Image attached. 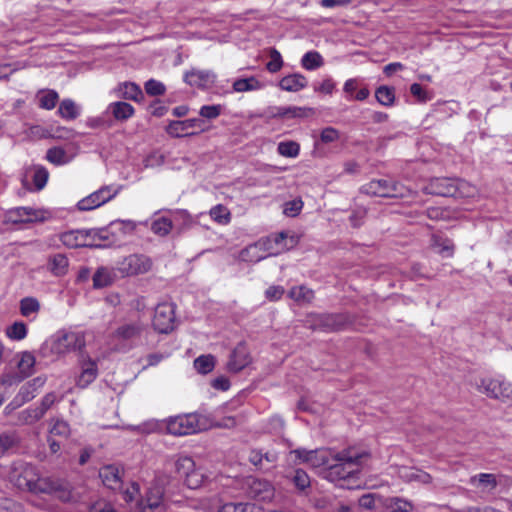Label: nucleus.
<instances>
[{
  "mask_svg": "<svg viewBox=\"0 0 512 512\" xmlns=\"http://www.w3.org/2000/svg\"><path fill=\"white\" fill-rule=\"evenodd\" d=\"M432 245L434 247L439 248V253L444 257H450L454 252V244L452 240L448 238H443L441 236L433 235L432 236Z\"/></svg>",
  "mask_w": 512,
  "mask_h": 512,
  "instance_id": "obj_44",
  "label": "nucleus"
},
{
  "mask_svg": "<svg viewBox=\"0 0 512 512\" xmlns=\"http://www.w3.org/2000/svg\"><path fill=\"white\" fill-rule=\"evenodd\" d=\"M11 482L20 490L35 494H50L63 502L72 499L71 485L63 480L50 477H40L36 469L28 464L15 466L10 474Z\"/></svg>",
  "mask_w": 512,
  "mask_h": 512,
  "instance_id": "obj_1",
  "label": "nucleus"
},
{
  "mask_svg": "<svg viewBox=\"0 0 512 512\" xmlns=\"http://www.w3.org/2000/svg\"><path fill=\"white\" fill-rule=\"evenodd\" d=\"M340 137V133L337 129L333 127H326L321 131L320 141L322 143L328 144L337 141Z\"/></svg>",
  "mask_w": 512,
  "mask_h": 512,
  "instance_id": "obj_54",
  "label": "nucleus"
},
{
  "mask_svg": "<svg viewBox=\"0 0 512 512\" xmlns=\"http://www.w3.org/2000/svg\"><path fill=\"white\" fill-rule=\"evenodd\" d=\"M89 230H71L60 235V240L68 248L91 247L96 244L89 240Z\"/></svg>",
  "mask_w": 512,
  "mask_h": 512,
  "instance_id": "obj_21",
  "label": "nucleus"
},
{
  "mask_svg": "<svg viewBox=\"0 0 512 512\" xmlns=\"http://www.w3.org/2000/svg\"><path fill=\"white\" fill-rule=\"evenodd\" d=\"M8 218L13 223H25L39 218L38 211L30 207H17L8 213Z\"/></svg>",
  "mask_w": 512,
  "mask_h": 512,
  "instance_id": "obj_26",
  "label": "nucleus"
},
{
  "mask_svg": "<svg viewBox=\"0 0 512 512\" xmlns=\"http://www.w3.org/2000/svg\"><path fill=\"white\" fill-rule=\"evenodd\" d=\"M215 358L212 355H201L194 360V368L198 373L207 374L213 370Z\"/></svg>",
  "mask_w": 512,
  "mask_h": 512,
  "instance_id": "obj_45",
  "label": "nucleus"
},
{
  "mask_svg": "<svg viewBox=\"0 0 512 512\" xmlns=\"http://www.w3.org/2000/svg\"><path fill=\"white\" fill-rule=\"evenodd\" d=\"M480 389L487 396L495 399L512 398V384L500 379H484Z\"/></svg>",
  "mask_w": 512,
  "mask_h": 512,
  "instance_id": "obj_16",
  "label": "nucleus"
},
{
  "mask_svg": "<svg viewBox=\"0 0 512 512\" xmlns=\"http://www.w3.org/2000/svg\"><path fill=\"white\" fill-rule=\"evenodd\" d=\"M204 121L200 118L171 121L167 126V133L173 137H185L197 132L205 131Z\"/></svg>",
  "mask_w": 512,
  "mask_h": 512,
  "instance_id": "obj_14",
  "label": "nucleus"
},
{
  "mask_svg": "<svg viewBox=\"0 0 512 512\" xmlns=\"http://www.w3.org/2000/svg\"><path fill=\"white\" fill-rule=\"evenodd\" d=\"M57 112L60 117L67 120H73L79 116V109L75 102L71 99H64L60 103Z\"/></svg>",
  "mask_w": 512,
  "mask_h": 512,
  "instance_id": "obj_38",
  "label": "nucleus"
},
{
  "mask_svg": "<svg viewBox=\"0 0 512 512\" xmlns=\"http://www.w3.org/2000/svg\"><path fill=\"white\" fill-rule=\"evenodd\" d=\"M402 186L392 180L378 179L371 180L363 185L360 191L366 195L382 198H394L402 195Z\"/></svg>",
  "mask_w": 512,
  "mask_h": 512,
  "instance_id": "obj_6",
  "label": "nucleus"
},
{
  "mask_svg": "<svg viewBox=\"0 0 512 512\" xmlns=\"http://www.w3.org/2000/svg\"><path fill=\"white\" fill-rule=\"evenodd\" d=\"M119 192L117 187L112 185L103 186L97 191L84 197L77 203V208L80 211L94 210L108 201L112 200Z\"/></svg>",
  "mask_w": 512,
  "mask_h": 512,
  "instance_id": "obj_9",
  "label": "nucleus"
},
{
  "mask_svg": "<svg viewBox=\"0 0 512 512\" xmlns=\"http://www.w3.org/2000/svg\"><path fill=\"white\" fill-rule=\"evenodd\" d=\"M209 214L210 217L220 225H227L231 221V214L229 210L221 204L211 208Z\"/></svg>",
  "mask_w": 512,
  "mask_h": 512,
  "instance_id": "obj_46",
  "label": "nucleus"
},
{
  "mask_svg": "<svg viewBox=\"0 0 512 512\" xmlns=\"http://www.w3.org/2000/svg\"><path fill=\"white\" fill-rule=\"evenodd\" d=\"M290 454H294L299 463H306L311 467H325L329 463L332 451L327 449H295L290 451Z\"/></svg>",
  "mask_w": 512,
  "mask_h": 512,
  "instance_id": "obj_15",
  "label": "nucleus"
},
{
  "mask_svg": "<svg viewBox=\"0 0 512 512\" xmlns=\"http://www.w3.org/2000/svg\"><path fill=\"white\" fill-rule=\"evenodd\" d=\"M152 262L149 257L141 254H132L118 263V270L126 276L143 274L151 269Z\"/></svg>",
  "mask_w": 512,
  "mask_h": 512,
  "instance_id": "obj_13",
  "label": "nucleus"
},
{
  "mask_svg": "<svg viewBox=\"0 0 512 512\" xmlns=\"http://www.w3.org/2000/svg\"><path fill=\"white\" fill-rule=\"evenodd\" d=\"M85 333L82 331H66L59 333L53 344L52 351L58 355L66 354L72 351H79L85 348ZM83 353H81L82 355Z\"/></svg>",
  "mask_w": 512,
  "mask_h": 512,
  "instance_id": "obj_4",
  "label": "nucleus"
},
{
  "mask_svg": "<svg viewBox=\"0 0 512 512\" xmlns=\"http://www.w3.org/2000/svg\"><path fill=\"white\" fill-rule=\"evenodd\" d=\"M334 89H335V83L332 80V78H326L320 84L314 85V91L320 92L323 94H332Z\"/></svg>",
  "mask_w": 512,
  "mask_h": 512,
  "instance_id": "obj_61",
  "label": "nucleus"
},
{
  "mask_svg": "<svg viewBox=\"0 0 512 512\" xmlns=\"http://www.w3.org/2000/svg\"><path fill=\"white\" fill-rule=\"evenodd\" d=\"M35 357L30 352H22L18 362V368L23 377H28L33 373Z\"/></svg>",
  "mask_w": 512,
  "mask_h": 512,
  "instance_id": "obj_41",
  "label": "nucleus"
},
{
  "mask_svg": "<svg viewBox=\"0 0 512 512\" xmlns=\"http://www.w3.org/2000/svg\"><path fill=\"white\" fill-rule=\"evenodd\" d=\"M253 505L248 503H225L218 512H253Z\"/></svg>",
  "mask_w": 512,
  "mask_h": 512,
  "instance_id": "obj_51",
  "label": "nucleus"
},
{
  "mask_svg": "<svg viewBox=\"0 0 512 512\" xmlns=\"http://www.w3.org/2000/svg\"><path fill=\"white\" fill-rule=\"evenodd\" d=\"M17 443V438L14 434L3 433L0 435V458L4 456L11 448Z\"/></svg>",
  "mask_w": 512,
  "mask_h": 512,
  "instance_id": "obj_50",
  "label": "nucleus"
},
{
  "mask_svg": "<svg viewBox=\"0 0 512 512\" xmlns=\"http://www.w3.org/2000/svg\"><path fill=\"white\" fill-rule=\"evenodd\" d=\"M99 477L109 489L118 490L122 486V472L116 465L102 467L99 471Z\"/></svg>",
  "mask_w": 512,
  "mask_h": 512,
  "instance_id": "obj_23",
  "label": "nucleus"
},
{
  "mask_svg": "<svg viewBox=\"0 0 512 512\" xmlns=\"http://www.w3.org/2000/svg\"><path fill=\"white\" fill-rule=\"evenodd\" d=\"M243 488L249 498L258 501H270L274 496V488L270 482L253 476L245 479Z\"/></svg>",
  "mask_w": 512,
  "mask_h": 512,
  "instance_id": "obj_11",
  "label": "nucleus"
},
{
  "mask_svg": "<svg viewBox=\"0 0 512 512\" xmlns=\"http://www.w3.org/2000/svg\"><path fill=\"white\" fill-rule=\"evenodd\" d=\"M315 114V109L311 107H290V118L301 117L308 118Z\"/></svg>",
  "mask_w": 512,
  "mask_h": 512,
  "instance_id": "obj_59",
  "label": "nucleus"
},
{
  "mask_svg": "<svg viewBox=\"0 0 512 512\" xmlns=\"http://www.w3.org/2000/svg\"><path fill=\"white\" fill-rule=\"evenodd\" d=\"M173 228V223L171 219L167 217H159L153 220L151 223V231L159 236H166L168 235Z\"/></svg>",
  "mask_w": 512,
  "mask_h": 512,
  "instance_id": "obj_40",
  "label": "nucleus"
},
{
  "mask_svg": "<svg viewBox=\"0 0 512 512\" xmlns=\"http://www.w3.org/2000/svg\"><path fill=\"white\" fill-rule=\"evenodd\" d=\"M204 428L200 415L195 413L177 415L166 420L168 433L175 436L195 434Z\"/></svg>",
  "mask_w": 512,
  "mask_h": 512,
  "instance_id": "obj_3",
  "label": "nucleus"
},
{
  "mask_svg": "<svg viewBox=\"0 0 512 512\" xmlns=\"http://www.w3.org/2000/svg\"><path fill=\"white\" fill-rule=\"evenodd\" d=\"M376 100L383 106H393L395 103V88L386 85L379 86L375 91Z\"/></svg>",
  "mask_w": 512,
  "mask_h": 512,
  "instance_id": "obj_35",
  "label": "nucleus"
},
{
  "mask_svg": "<svg viewBox=\"0 0 512 512\" xmlns=\"http://www.w3.org/2000/svg\"><path fill=\"white\" fill-rule=\"evenodd\" d=\"M251 362L249 351L244 343H239L231 352L227 362V370L237 373L247 367Z\"/></svg>",
  "mask_w": 512,
  "mask_h": 512,
  "instance_id": "obj_19",
  "label": "nucleus"
},
{
  "mask_svg": "<svg viewBox=\"0 0 512 512\" xmlns=\"http://www.w3.org/2000/svg\"><path fill=\"white\" fill-rule=\"evenodd\" d=\"M297 409L303 412L317 413L318 405L308 397H302L297 403Z\"/></svg>",
  "mask_w": 512,
  "mask_h": 512,
  "instance_id": "obj_57",
  "label": "nucleus"
},
{
  "mask_svg": "<svg viewBox=\"0 0 512 512\" xmlns=\"http://www.w3.org/2000/svg\"><path fill=\"white\" fill-rule=\"evenodd\" d=\"M175 308L172 303L164 302L156 306L153 327L159 333H169L174 328Z\"/></svg>",
  "mask_w": 512,
  "mask_h": 512,
  "instance_id": "obj_12",
  "label": "nucleus"
},
{
  "mask_svg": "<svg viewBox=\"0 0 512 512\" xmlns=\"http://www.w3.org/2000/svg\"><path fill=\"white\" fill-rule=\"evenodd\" d=\"M90 512H116L110 503L99 501L91 505Z\"/></svg>",
  "mask_w": 512,
  "mask_h": 512,
  "instance_id": "obj_64",
  "label": "nucleus"
},
{
  "mask_svg": "<svg viewBox=\"0 0 512 512\" xmlns=\"http://www.w3.org/2000/svg\"><path fill=\"white\" fill-rule=\"evenodd\" d=\"M287 237V232L281 231L279 233L270 234L267 237L261 238V241L265 242L263 249L267 253L268 257L275 256L285 251Z\"/></svg>",
  "mask_w": 512,
  "mask_h": 512,
  "instance_id": "obj_22",
  "label": "nucleus"
},
{
  "mask_svg": "<svg viewBox=\"0 0 512 512\" xmlns=\"http://www.w3.org/2000/svg\"><path fill=\"white\" fill-rule=\"evenodd\" d=\"M221 111V105H204L200 108L199 114L206 119H215L221 114Z\"/></svg>",
  "mask_w": 512,
  "mask_h": 512,
  "instance_id": "obj_53",
  "label": "nucleus"
},
{
  "mask_svg": "<svg viewBox=\"0 0 512 512\" xmlns=\"http://www.w3.org/2000/svg\"><path fill=\"white\" fill-rule=\"evenodd\" d=\"M118 96L128 100L139 101L142 96V90L134 83L125 82L118 87Z\"/></svg>",
  "mask_w": 512,
  "mask_h": 512,
  "instance_id": "obj_32",
  "label": "nucleus"
},
{
  "mask_svg": "<svg viewBox=\"0 0 512 512\" xmlns=\"http://www.w3.org/2000/svg\"><path fill=\"white\" fill-rule=\"evenodd\" d=\"M282 63L283 62L280 53H278L276 50H273L270 53V59L266 66L270 72H277L281 68Z\"/></svg>",
  "mask_w": 512,
  "mask_h": 512,
  "instance_id": "obj_58",
  "label": "nucleus"
},
{
  "mask_svg": "<svg viewBox=\"0 0 512 512\" xmlns=\"http://www.w3.org/2000/svg\"><path fill=\"white\" fill-rule=\"evenodd\" d=\"M184 81L192 87L208 89L215 83L216 74L212 70L192 68L185 73Z\"/></svg>",
  "mask_w": 512,
  "mask_h": 512,
  "instance_id": "obj_17",
  "label": "nucleus"
},
{
  "mask_svg": "<svg viewBox=\"0 0 512 512\" xmlns=\"http://www.w3.org/2000/svg\"><path fill=\"white\" fill-rule=\"evenodd\" d=\"M80 366L81 373L76 380V384L80 388H86L97 377V364L88 355L82 354L80 359Z\"/></svg>",
  "mask_w": 512,
  "mask_h": 512,
  "instance_id": "obj_20",
  "label": "nucleus"
},
{
  "mask_svg": "<svg viewBox=\"0 0 512 512\" xmlns=\"http://www.w3.org/2000/svg\"><path fill=\"white\" fill-rule=\"evenodd\" d=\"M40 304L39 302L32 297H27L21 300L20 302V310L21 314L25 317H28L32 313H35L39 310Z\"/></svg>",
  "mask_w": 512,
  "mask_h": 512,
  "instance_id": "obj_49",
  "label": "nucleus"
},
{
  "mask_svg": "<svg viewBox=\"0 0 512 512\" xmlns=\"http://www.w3.org/2000/svg\"><path fill=\"white\" fill-rule=\"evenodd\" d=\"M36 395V391H34V388L31 387L28 383H25L17 393V395L14 397L12 402L6 407V409H15L17 407H20L26 402H29L32 400Z\"/></svg>",
  "mask_w": 512,
  "mask_h": 512,
  "instance_id": "obj_29",
  "label": "nucleus"
},
{
  "mask_svg": "<svg viewBox=\"0 0 512 512\" xmlns=\"http://www.w3.org/2000/svg\"><path fill=\"white\" fill-rule=\"evenodd\" d=\"M180 477H185V484L190 489L199 488L205 480L204 474L195 468V463L190 457H180L174 464Z\"/></svg>",
  "mask_w": 512,
  "mask_h": 512,
  "instance_id": "obj_8",
  "label": "nucleus"
},
{
  "mask_svg": "<svg viewBox=\"0 0 512 512\" xmlns=\"http://www.w3.org/2000/svg\"><path fill=\"white\" fill-rule=\"evenodd\" d=\"M48 267L55 276H62L67 272L68 259L63 254H55L49 258Z\"/></svg>",
  "mask_w": 512,
  "mask_h": 512,
  "instance_id": "obj_34",
  "label": "nucleus"
},
{
  "mask_svg": "<svg viewBox=\"0 0 512 512\" xmlns=\"http://www.w3.org/2000/svg\"><path fill=\"white\" fill-rule=\"evenodd\" d=\"M261 87V83L255 77L237 79L233 83V89L236 92L254 91Z\"/></svg>",
  "mask_w": 512,
  "mask_h": 512,
  "instance_id": "obj_43",
  "label": "nucleus"
},
{
  "mask_svg": "<svg viewBox=\"0 0 512 512\" xmlns=\"http://www.w3.org/2000/svg\"><path fill=\"white\" fill-rule=\"evenodd\" d=\"M301 64L306 70H315L324 65V60L319 52L309 51L303 55Z\"/></svg>",
  "mask_w": 512,
  "mask_h": 512,
  "instance_id": "obj_39",
  "label": "nucleus"
},
{
  "mask_svg": "<svg viewBox=\"0 0 512 512\" xmlns=\"http://www.w3.org/2000/svg\"><path fill=\"white\" fill-rule=\"evenodd\" d=\"M6 335L13 340H22L27 335V328L23 322H15L7 328Z\"/></svg>",
  "mask_w": 512,
  "mask_h": 512,
  "instance_id": "obj_48",
  "label": "nucleus"
},
{
  "mask_svg": "<svg viewBox=\"0 0 512 512\" xmlns=\"http://www.w3.org/2000/svg\"><path fill=\"white\" fill-rule=\"evenodd\" d=\"M265 245L264 241L259 239L255 243L247 246L240 253V257L243 261L254 262L257 263L268 257L267 253L263 249Z\"/></svg>",
  "mask_w": 512,
  "mask_h": 512,
  "instance_id": "obj_24",
  "label": "nucleus"
},
{
  "mask_svg": "<svg viewBox=\"0 0 512 512\" xmlns=\"http://www.w3.org/2000/svg\"><path fill=\"white\" fill-rule=\"evenodd\" d=\"M426 215L431 220L447 219L449 217V211L440 207H429L426 210Z\"/></svg>",
  "mask_w": 512,
  "mask_h": 512,
  "instance_id": "obj_56",
  "label": "nucleus"
},
{
  "mask_svg": "<svg viewBox=\"0 0 512 512\" xmlns=\"http://www.w3.org/2000/svg\"><path fill=\"white\" fill-rule=\"evenodd\" d=\"M348 322V317L344 314H319L313 321V329L323 331L341 330Z\"/></svg>",
  "mask_w": 512,
  "mask_h": 512,
  "instance_id": "obj_18",
  "label": "nucleus"
},
{
  "mask_svg": "<svg viewBox=\"0 0 512 512\" xmlns=\"http://www.w3.org/2000/svg\"><path fill=\"white\" fill-rule=\"evenodd\" d=\"M307 86V79L301 74H290V91H299Z\"/></svg>",
  "mask_w": 512,
  "mask_h": 512,
  "instance_id": "obj_55",
  "label": "nucleus"
},
{
  "mask_svg": "<svg viewBox=\"0 0 512 512\" xmlns=\"http://www.w3.org/2000/svg\"><path fill=\"white\" fill-rule=\"evenodd\" d=\"M142 326L138 323H127L117 328L114 335L116 338L131 340L140 335Z\"/></svg>",
  "mask_w": 512,
  "mask_h": 512,
  "instance_id": "obj_33",
  "label": "nucleus"
},
{
  "mask_svg": "<svg viewBox=\"0 0 512 512\" xmlns=\"http://www.w3.org/2000/svg\"><path fill=\"white\" fill-rule=\"evenodd\" d=\"M290 298L299 304H307L314 298V292L306 286H297L290 289Z\"/></svg>",
  "mask_w": 512,
  "mask_h": 512,
  "instance_id": "obj_37",
  "label": "nucleus"
},
{
  "mask_svg": "<svg viewBox=\"0 0 512 512\" xmlns=\"http://www.w3.org/2000/svg\"><path fill=\"white\" fill-rule=\"evenodd\" d=\"M156 477H163L164 480L162 481V484L159 486L161 487V490L164 492H169L172 488L176 487L178 484V481L176 478L167 475L166 473H159L156 475Z\"/></svg>",
  "mask_w": 512,
  "mask_h": 512,
  "instance_id": "obj_60",
  "label": "nucleus"
},
{
  "mask_svg": "<svg viewBox=\"0 0 512 512\" xmlns=\"http://www.w3.org/2000/svg\"><path fill=\"white\" fill-rule=\"evenodd\" d=\"M46 159L54 165H65L70 162L66 151L60 147L50 148L46 153Z\"/></svg>",
  "mask_w": 512,
  "mask_h": 512,
  "instance_id": "obj_42",
  "label": "nucleus"
},
{
  "mask_svg": "<svg viewBox=\"0 0 512 512\" xmlns=\"http://www.w3.org/2000/svg\"><path fill=\"white\" fill-rule=\"evenodd\" d=\"M89 233V240L96 242L91 247L105 248L117 243V239L109 229H91Z\"/></svg>",
  "mask_w": 512,
  "mask_h": 512,
  "instance_id": "obj_25",
  "label": "nucleus"
},
{
  "mask_svg": "<svg viewBox=\"0 0 512 512\" xmlns=\"http://www.w3.org/2000/svg\"><path fill=\"white\" fill-rule=\"evenodd\" d=\"M291 480L300 494H309L311 490V479L306 471L302 469H296Z\"/></svg>",
  "mask_w": 512,
  "mask_h": 512,
  "instance_id": "obj_30",
  "label": "nucleus"
},
{
  "mask_svg": "<svg viewBox=\"0 0 512 512\" xmlns=\"http://www.w3.org/2000/svg\"><path fill=\"white\" fill-rule=\"evenodd\" d=\"M464 184L465 183L463 181H459L453 178H433L424 187V191L425 193L431 195L442 197H457L463 195L461 188L464 186Z\"/></svg>",
  "mask_w": 512,
  "mask_h": 512,
  "instance_id": "obj_5",
  "label": "nucleus"
},
{
  "mask_svg": "<svg viewBox=\"0 0 512 512\" xmlns=\"http://www.w3.org/2000/svg\"><path fill=\"white\" fill-rule=\"evenodd\" d=\"M367 457V452H357L354 448L332 453L328 465L321 470V476L333 483L354 478L359 472L362 459Z\"/></svg>",
  "mask_w": 512,
  "mask_h": 512,
  "instance_id": "obj_2",
  "label": "nucleus"
},
{
  "mask_svg": "<svg viewBox=\"0 0 512 512\" xmlns=\"http://www.w3.org/2000/svg\"><path fill=\"white\" fill-rule=\"evenodd\" d=\"M38 106L45 110L53 109L59 99V95L55 90H41L37 93Z\"/></svg>",
  "mask_w": 512,
  "mask_h": 512,
  "instance_id": "obj_31",
  "label": "nucleus"
},
{
  "mask_svg": "<svg viewBox=\"0 0 512 512\" xmlns=\"http://www.w3.org/2000/svg\"><path fill=\"white\" fill-rule=\"evenodd\" d=\"M365 216H366L365 209H356L351 213V215L349 217V221L354 228H358L362 225L363 219L365 218Z\"/></svg>",
  "mask_w": 512,
  "mask_h": 512,
  "instance_id": "obj_62",
  "label": "nucleus"
},
{
  "mask_svg": "<svg viewBox=\"0 0 512 512\" xmlns=\"http://www.w3.org/2000/svg\"><path fill=\"white\" fill-rule=\"evenodd\" d=\"M145 91L150 96H159L165 93V86L162 82L150 79L145 83Z\"/></svg>",
  "mask_w": 512,
  "mask_h": 512,
  "instance_id": "obj_52",
  "label": "nucleus"
},
{
  "mask_svg": "<svg viewBox=\"0 0 512 512\" xmlns=\"http://www.w3.org/2000/svg\"><path fill=\"white\" fill-rule=\"evenodd\" d=\"M470 483L476 487L492 490L497 486V480L494 474L481 473L471 478Z\"/></svg>",
  "mask_w": 512,
  "mask_h": 512,
  "instance_id": "obj_36",
  "label": "nucleus"
},
{
  "mask_svg": "<svg viewBox=\"0 0 512 512\" xmlns=\"http://www.w3.org/2000/svg\"><path fill=\"white\" fill-rule=\"evenodd\" d=\"M164 480L163 477H155L145 497L141 500V509L143 512H165L167 509L164 500V492L159 486Z\"/></svg>",
  "mask_w": 512,
  "mask_h": 512,
  "instance_id": "obj_7",
  "label": "nucleus"
},
{
  "mask_svg": "<svg viewBox=\"0 0 512 512\" xmlns=\"http://www.w3.org/2000/svg\"><path fill=\"white\" fill-rule=\"evenodd\" d=\"M108 110L111 112L113 117L118 121H126L131 118L134 113V107L127 102H112L108 106Z\"/></svg>",
  "mask_w": 512,
  "mask_h": 512,
  "instance_id": "obj_27",
  "label": "nucleus"
},
{
  "mask_svg": "<svg viewBox=\"0 0 512 512\" xmlns=\"http://www.w3.org/2000/svg\"><path fill=\"white\" fill-rule=\"evenodd\" d=\"M49 173L41 165H30L23 169L21 182L25 189L29 191L42 190L48 181Z\"/></svg>",
  "mask_w": 512,
  "mask_h": 512,
  "instance_id": "obj_10",
  "label": "nucleus"
},
{
  "mask_svg": "<svg viewBox=\"0 0 512 512\" xmlns=\"http://www.w3.org/2000/svg\"><path fill=\"white\" fill-rule=\"evenodd\" d=\"M43 417L42 411L35 408H28L19 413V421L22 424H33Z\"/></svg>",
  "mask_w": 512,
  "mask_h": 512,
  "instance_id": "obj_47",
  "label": "nucleus"
},
{
  "mask_svg": "<svg viewBox=\"0 0 512 512\" xmlns=\"http://www.w3.org/2000/svg\"><path fill=\"white\" fill-rule=\"evenodd\" d=\"M412 506L409 502L402 499H394L391 504V512H410Z\"/></svg>",
  "mask_w": 512,
  "mask_h": 512,
  "instance_id": "obj_63",
  "label": "nucleus"
},
{
  "mask_svg": "<svg viewBox=\"0 0 512 512\" xmlns=\"http://www.w3.org/2000/svg\"><path fill=\"white\" fill-rule=\"evenodd\" d=\"M116 278L114 271L108 267H99L93 275V287L101 289L110 286Z\"/></svg>",
  "mask_w": 512,
  "mask_h": 512,
  "instance_id": "obj_28",
  "label": "nucleus"
}]
</instances>
